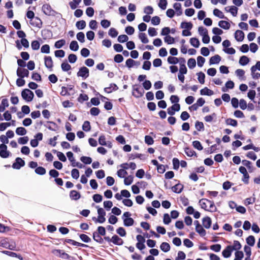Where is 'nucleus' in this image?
Returning <instances> with one entry per match:
<instances>
[{"mask_svg": "<svg viewBox=\"0 0 260 260\" xmlns=\"http://www.w3.org/2000/svg\"><path fill=\"white\" fill-rule=\"evenodd\" d=\"M21 96L26 103L31 102L34 99L35 94L32 90L28 88L22 89L21 91Z\"/></svg>", "mask_w": 260, "mask_h": 260, "instance_id": "f257e3e1", "label": "nucleus"}, {"mask_svg": "<svg viewBox=\"0 0 260 260\" xmlns=\"http://www.w3.org/2000/svg\"><path fill=\"white\" fill-rule=\"evenodd\" d=\"M131 213L128 211L125 212L123 214L122 219L123 221V225L125 226L129 227L132 226L134 224L135 221L133 218L131 217Z\"/></svg>", "mask_w": 260, "mask_h": 260, "instance_id": "f03ea898", "label": "nucleus"}, {"mask_svg": "<svg viewBox=\"0 0 260 260\" xmlns=\"http://www.w3.org/2000/svg\"><path fill=\"white\" fill-rule=\"evenodd\" d=\"M77 76L78 77H81L82 80L86 79L89 76V69L84 66L80 67L77 73Z\"/></svg>", "mask_w": 260, "mask_h": 260, "instance_id": "7ed1b4c3", "label": "nucleus"}, {"mask_svg": "<svg viewBox=\"0 0 260 260\" xmlns=\"http://www.w3.org/2000/svg\"><path fill=\"white\" fill-rule=\"evenodd\" d=\"M140 87V85L137 84L132 86V95L137 99L143 96L144 93V91L143 89L141 90Z\"/></svg>", "mask_w": 260, "mask_h": 260, "instance_id": "20e7f679", "label": "nucleus"}, {"mask_svg": "<svg viewBox=\"0 0 260 260\" xmlns=\"http://www.w3.org/2000/svg\"><path fill=\"white\" fill-rule=\"evenodd\" d=\"M15 46L18 50H21L23 47L24 49H27L29 47V43L27 39L17 40L15 41Z\"/></svg>", "mask_w": 260, "mask_h": 260, "instance_id": "39448f33", "label": "nucleus"}, {"mask_svg": "<svg viewBox=\"0 0 260 260\" xmlns=\"http://www.w3.org/2000/svg\"><path fill=\"white\" fill-rule=\"evenodd\" d=\"M25 165V161L21 157H17L15 158L14 162L12 165V167L16 170H19Z\"/></svg>", "mask_w": 260, "mask_h": 260, "instance_id": "423d86ee", "label": "nucleus"}, {"mask_svg": "<svg viewBox=\"0 0 260 260\" xmlns=\"http://www.w3.org/2000/svg\"><path fill=\"white\" fill-rule=\"evenodd\" d=\"M11 152L7 150V146L4 144L0 145V156L3 158H6L11 155Z\"/></svg>", "mask_w": 260, "mask_h": 260, "instance_id": "0eeeda50", "label": "nucleus"}, {"mask_svg": "<svg viewBox=\"0 0 260 260\" xmlns=\"http://www.w3.org/2000/svg\"><path fill=\"white\" fill-rule=\"evenodd\" d=\"M231 24L235 25V24L229 19L226 20H220L218 23V25L224 30H229L231 27Z\"/></svg>", "mask_w": 260, "mask_h": 260, "instance_id": "6e6552de", "label": "nucleus"}, {"mask_svg": "<svg viewBox=\"0 0 260 260\" xmlns=\"http://www.w3.org/2000/svg\"><path fill=\"white\" fill-rule=\"evenodd\" d=\"M44 64L45 67L48 69L50 72L52 71L53 67V61L51 56H45L44 58Z\"/></svg>", "mask_w": 260, "mask_h": 260, "instance_id": "1a4fd4ad", "label": "nucleus"}, {"mask_svg": "<svg viewBox=\"0 0 260 260\" xmlns=\"http://www.w3.org/2000/svg\"><path fill=\"white\" fill-rule=\"evenodd\" d=\"M234 36L237 42H241L245 38V34L242 30L237 29L235 31Z\"/></svg>", "mask_w": 260, "mask_h": 260, "instance_id": "9d476101", "label": "nucleus"}, {"mask_svg": "<svg viewBox=\"0 0 260 260\" xmlns=\"http://www.w3.org/2000/svg\"><path fill=\"white\" fill-rule=\"evenodd\" d=\"M140 65V62L138 60H135L132 58H128L125 61V67L128 69L133 68L134 66L138 67Z\"/></svg>", "mask_w": 260, "mask_h": 260, "instance_id": "9b49d317", "label": "nucleus"}, {"mask_svg": "<svg viewBox=\"0 0 260 260\" xmlns=\"http://www.w3.org/2000/svg\"><path fill=\"white\" fill-rule=\"evenodd\" d=\"M29 70L25 68H23L22 69L18 68L16 71V75L18 77H28L29 76Z\"/></svg>", "mask_w": 260, "mask_h": 260, "instance_id": "f8f14e48", "label": "nucleus"}, {"mask_svg": "<svg viewBox=\"0 0 260 260\" xmlns=\"http://www.w3.org/2000/svg\"><path fill=\"white\" fill-rule=\"evenodd\" d=\"M221 60V57L218 54H215L209 58V64L210 66L212 64H218Z\"/></svg>", "mask_w": 260, "mask_h": 260, "instance_id": "ddd939ff", "label": "nucleus"}, {"mask_svg": "<svg viewBox=\"0 0 260 260\" xmlns=\"http://www.w3.org/2000/svg\"><path fill=\"white\" fill-rule=\"evenodd\" d=\"M173 7L174 9L175 15L177 16H180L183 14V10L181 3H175L173 5Z\"/></svg>", "mask_w": 260, "mask_h": 260, "instance_id": "4468645a", "label": "nucleus"}, {"mask_svg": "<svg viewBox=\"0 0 260 260\" xmlns=\"http://www.w3.org/2000/svg\"><path fill=\"white\" fill-rule=\"evenodd\" d=\"M41 35L44 40L50 39L52 38V32L50 29H43L41 30Z\"/></svg>", "mask_w": 260, "mask_h": 260, "instance_id": "2eb2a0df", "label": "nucleus"}, {"mask_svg": "<svg viewBox=\"0 0 260 260\" xmlns=\"http://www.w3.org/2000/svg\"><path fill=\"white\" fill-rule=\"evenodd\" d=\"M42 40L40 38L38 40H32L31 42V47L32 50L36 51L40 49L41 44L42 43Z\"/></svg>", "mask_w": 260, "mask_h": 260, "instance_id": "dca6fc26", "label": "nucleus"}, {"mask_svg": "<svg viewBox=\"0 0 260 260\" xmlns=\"http://www.w3.org/2000/svg\"><path fill=\"white\" fill-rule=\"evenodd\" d=\"M44 126L46 128H48V130H56V129H58L57 124L53 121H47L45 123L44 122Z\"/></svg>", "mask_w": 260, "mask_h": 260, "instance_id": "f3484780", "label": "nucleus"}, {"mask_svg": "<svg viewBox=\"0 0 260 260\" xmlns=\"http://www.w3.org/2000/svg\"><path fill=\"white\" fill-rule=\"evenodd\" d=\"M251 61L250 58L246 55H242L240 57L239 63L241 66H245L247 65Z\"/></svg>", "mask_w": 260, "mask_h": 260, "instance_id": "a211bd4d", "label": "nucleus"}, {"mask_svg": "<svg viewBox=\"0 0 260 260\" xmlns=\"http://www.w3.org/2000/svg\"><path fill=\"white\" fill-rule=\"evenodd\" d=\"M183 188V185L181 184L179 181L178 183L171 187L172 191L176 193H180L182 191Z\"/></svg>", "mask_w": 260, "mask_h": 260, "instance_id": "6ab92c4d", "label": "nucleus"}, {"mask_svg": "<svg viewBox=\"0 0 260 260\" xmlns=\"http://www.w3.org/2000/svg\"><path fill=\"white\" fill-rule=\"evenodd\" d=\"M193 26V23L191 21L184 20L181 22L180 28L183 29H191Z\"/></svg>", "mask_w": 260, "mask_h": 260, "instance_id": "aec40b11", "label": "nucleus"}, {"mask_svg": "<svg viewBox=\"0 0 260 260\" xmlns=\"http://www.w3.org/2000/svg\"><path fill=\"white\" fill-rule=\"evenodd\" d=\"M61 68L62 71L64 72H69L72 69L71 65L68 63L67 59H64L61 63ZM68 74H70L71 72L68 73Z\"/></svg>", "mask_w": 260, "mask_h": 260, "instance_id": "412c9836", "label": "nucleus"}, {"mask_svg": "<svg viewBox=\"0 0 260 260\" xmlns=\"http://www.w3.org/2000/svg\"><path fill=\"white\" fill-rule=\"evenodd\" d=\"M202 224L203 227L205 229H209L212 224V220L209 216H206L202 219Z\"/></svg>", "mask_w": 260, "mask_h": 260, "instance_id": "4be33fe9", "label": "nucleus"}, {"mask_svg": "<svg viewBox=\"0 0 260 260\" xmlns=\"http://www.w3.org/2000/svg\"><path fill=\"white\" fill-rule=\"evenodd\" d=\"M213 14L215 17H218L219 19L228 20V17L224 16L223 12L217 8L214 9L213 11Z\"/></svg>", "mask_w": 260, "mask_h": 260, "instance_id": "5701e85b", "label": "nucleus"}, {"mask_svg": "<svg viewBox=\"0 0 260 260\" xmlns=\"http://www.w3.org/2000/svg\"><path fill=\"white\" fill-rule=\"evenodd\" d=\"M181 108L179 107L175 106V105H172L167 109V113L170 116H173L175 114L176 112L180 111Z\"/></svg>", "mask_w": 260, "mask_h": 260, "instance_id": "b1692460", "label": "nucleus"}, {"mask_svg": "<svg viewBox=\"0 0 260 260\" xmlns=\"http://www.w3.org/2000/svg\"><path fill=\"white\" fill-rule=\"evenodd\" d=\"M171 103L173 104L172 105H175V106L179 107L181 108L180 105L179 103L180 98L177 95H171L170 98Z\"/></svg>", "mask_w": 260, "mask_h": 260, "instance_id": "393cba45", "label": "nucleus"}, {"mask_svg": "<svg viewBox=\"0 0 260 260\" xmlns=\"http://www.w3.org/2000/svg\"><path fill=\"white\" fill-rule=\"evenodd\" d=\"M200 94L202 95L211 96L214 94V91L208 88L207 87L201 89L200 91Z\"/></svg>", "mask_w": 260, "mask_h": 260, "instance_id": "a878e982", "label": "nucleus"}, {"mask_svg": "<svg viewBox=\"0 0 260 260\" xmlns=\"http://www.w3.org/2000/svg\"><path fill=\"white\" fill-rule=\"evenodd\" d=\"M69 196L72 200L77 201L81 198V194L79 192L75 190H71Z\"/></svg>", "mask_w": 260, "mask_h": 260, "instance_id": "bb28decb", "label": "nucleus"}, {"mask_svg": "<svg viewBox=\"0 0 260 260\" xmlns=\"http://www.w3.org/2000/svg\"><path fill=\"white\" fill-rule=\"evenodd\" d=\"M112 243L116 245L121 246L124 243L123 240L117 235H114L112 237Z\"/></svg>", "mask_w": 260, "mask_h": 260, "instance_id": "cd10ccee", "label": "nucleus"}, {"mask_svg": "<svg viewBox=\"0 0 260 260\" xmlns=\"http://www.w3.org/2000/svg\"><path fill=\"white\" fill-rule=\"evenodd\" d=\"M189 43L192 47L196 48H199L201 45L199 39L196 37L190 38Z\"/></svg>", "mask_w": 260, "mask_h": 260, "instance_id": "c85d7f7f", "label": "nucleus"}, {"mask_svg": "<svg viewBox=\"0 0 260 260\" xmlns=\"http://www.w3.org/2000/svg\"><path fill=\"white\" fill-rule=\"evenodd\" d=\"M136 158L144 160L146 159V157L145 154L137 153L135 154H130L128 155L129 159H134Z\"/></svg>", "mask_w": 260, "mask_h": 260, "instance_id": "c756f323", "label": "nucleus"}, {"mask_svg": "<svg viewBox=\"0 0 260 260\" xmlns=\"http://www.w3.org/2000/svg\"><path fill=\"white\" fill-rule=\"evenodd\" d=\"M245 72L244 70L239 69H237L235 71V74L239 78V79L242 81H244L246 79L245 76Z\"/></svg>", "mask_w": 260, "mask_h": 260, "instance_id": "7c9ffc66", "label": "nucleus"}, {"mask_svg": "<svg viewBox=\"0 0 260 260\" xmlns=\"http://www.w3.org/2000/svg\"><path fill=\"white\" fill-rule=\"evenodd\" d=\"M9 106L8 99L7 98L2 99L0 104V112H4Z\"/></svg>", "mask_w": 260, "mask_h": 260, "instance_id": "2f4dec72", "label": "nucleus"}, {"mask_svg": "<svg viewBox=\"0 0 260 260\" xmlns=\"http://www.w3.org/2000/svg\"><path fill=\"white\" fill-rule=\"evenodd\" d=\"M230 246L228 245L222 251V255L224 258H229L231 256L233 249Z\"/></svg>", "mask_w": 260, "mask_h": 260, "instance_id": "473e14b6", "label": "nucleus"}, {"mask_svg": "<svg viewBox=\"0 0 260 260\" xmlns=\"http://www.w3.org/2000/svg\"><path fill=\"white\" fill-rule=\"evenodd\" d=\"M69 48L72 51H77L79 48V46L77 41L76 40L72 41L70 44Z\"/></svg>", "mask_w": 260, "mask_h": 260, "instance_id": "72a5a7b5", "label": "nucleus"}, {"mask_svg": "<svg viewBox=\"0 0 260 260\" xmlns=\"http://www.w3.org/2000/svg\"><path fill=\"white\" fill-rule=\"evenodd\" d=\"M31 78L37 82H41L42 81V78L41 74L37 72H32L31 73Z\"/></svg>", "mask_w": 260, "mask_h": 260, "instance_id": "f704fd0d", "label": "nucleus"}, {"mask_svg": "<svg viewBox=\"0 0 260 260\" xmlns=\"http://www.w3.org/2000/svg\"><path fill=\"white\" fill-rule=\"evenodd\" d=\"M93 239L99 244H102L104 242V239L102 237V236L96 233V232H94L92 233Z\"/></svg>", "mask_w": 260, "mask_h": 260, "instance_id": "c9c22d12", "label": "nucleus"}, {"mask_svg": "<svg viewBox=\"0 0 260 260\" xmlns=\"http://www.w3.org/2000/svg\"><path fill=\"white\" fill-rule=\"evenodd\" d=\"M242 164L247 168L249 172H252L255 169L252 166V162L249 160L244 159L242 161Z\"/></svg>", "mask_w": 260, "mask_h": 260, "instance_id": "e433bc0d", "label": "nucleus"}, {"mask_svg": "<svg viewBox=\"0 0 260 260\" xmlns=\"http://www.w3.org/2000/svg\"><path fill=\"white\" fill-rule=\"evenodd\" d=\"M75 25L78 30H83L85 28L86 23L84 20H80L76 22Z\"/></svg>", "mask_w": 260, "mask_h": 260, "instance_id": "4c0bfd02", "label": "nucleus"}, {"mask_svg": "<svg viewBox=\"0 0 260 260\" xmlns=\"http://www.w3.org/2000/svg\"><path fill=\"white\" fill-rule=\"evenodd\" d=\"M138 38L141 40L143 44H147L149 42V39L145 32H139Z\"/></svg>", "mask_w": 260, "mask_h": 260, "instance_id": "58836bf2", "label": "nucleus"}, {"mask_svg": "<svg viewBox=\"0 0 260 260\" xmlns=\"http://www.w3.org/2000/svg\"><path fill=\"white\" fill-rule=\"evenodd\" d=\"M196 75L198 76L199 82L201 84H204L206 77L205 74L202 71H200L197 73Z\"/></svg>", "mask_w": 260, "mask_h": 260, "instance_id": "ea45409f", "label": "nucleus"}, {"mask_svg": "<svg viewBox=\"0 0 260 260\" xmlns=\"http://www.w3.org/2000/svg\"><path fill=\"white\" fill-rule=\"evenodd\" d=\"M66 41L65 39H61L55 42L54 47L56 49H60L66 45Z\"/></svg>", "mask_w": 260, "mask_h": 260, "instance_id": "a19ab883", "label": "nucleus"}, {"mask_svg": "<svg viewBox=\"0 0 260 260\" xmlns=\"http://www.w3.org/2000/svg\"><path fill=\"white\" fill-rule=\"evenodd\" d=\"M54 252L58 253V256L62 259L68 260L69 257V255L62 250L56 249L54 250Z\"/></svg>", "mask_w": 260, "mask_h": 260, "instance_id": "79ce46f5", "label": "nucleus"}, {"mask_svg": "<svg viewBox=\"0 0 260 260\" xmlns=\"http://www.w3.org/2000/svg\"><path fill=\"white\" fill-rule=\"evenodd\" d=\"M82 0H73L69 3V5L72 10H75L79 7Z\"/></svg>", "mask_w": 260, "mask_h": 260, "instance_id": "37998d69", "label": "nucleus"}, {"mask_svg": "<svg viewBox=\"0 0 260 260\" xmlns=\"http://www.w3.org/2000/svg\"><path fill=\"white\" fill-rule=\"evenodd\" d=\"M34 18L36 20H37L39 21V23H35L34 22H33L31 20H29V24L33 26H35V27H38L39 28H41L42 27V25H43V22H42V20L38 16H35Z\"/></svg>", "mask_w": 260, "mask_h": 260, "instance_id": "c03bdc74", "label": "nucleus"}, {"mask_svg": "<svg viewBox=\"0 0 260 260\" xmlns=\"http://www.w3.org/2000/svg\"><path fill=\"white\" fill-rule=\"evenodd\" d=\"M225 123L228 125L236 127L238 125V121L231 118H228L225 119Z\"/></svg>", "mask_w": 260, "mask_h": 260, "instance_id": "a18cd8bd", "label": "nucleus"}, {"mask_svg": "<svg viewBox=\"0 0 260 260\" xmlns=\"http://www.w3.org/2000/svg\"><path fill=\"white\" fill-rule=\"evenodd\" d=\"M256 95V92L254 89H249L247 93V97L254 103H256L254 100Z\"/></svg>", "mask_w": 260, "mask_h": 260, "instance_id": "49530a36", "label": "nucleus"}, {"mask_svg": "<svg viewBox=\"0 0 260 260\" xmlns=\"http://www.w3.org/2000/svg\"><path fill=\"white\" fill-rule=\"evenodd\" d=\"M160 248L163 252H167L170 250L171 247L168 243L164 242L160 244Z\"/></svg>", "mask_w": 260, "mask_h": 260, "instance_id": "de8ad7c7", "label": "nucleus"}, {"mask_svg": "<svg viewBox=\"0 0 260 260\" xmlns=\"http://www.w3.org/2000/svg\"><path fill=\"white\" fill-rule=\"evenodd\" d=\"M196 61L194 58H190L187 60V66L190 70L193 69L196 67Z\"/></svg>", "mask_w": 260, "mask_h": 260, "instance_id": "09e8293b", "label": "nucleus"}, {"mask_svg": "<svg viewBox=\"0 0 260 260\" xmlns=\"http://www.w3.org/2000/svg\"><path fill=\"white\" fill-rule=\"evenodd\" d=\"M195 230L202 237H204L206 235V231L201 224L198 227H196Z\"/></svg>", "mask_w": 260, "mask_h": 260, "instance_id": "8fccbe9b", "label": "nucleus"}, {"mask_svg": "<svg viewBox=\"0 0 260 260\" xmlns=\"http://www.w3.org/2000/svg\"><path fill=\"white\" fill-rule=\"evenodd\" d=\"M178 57L175 56H169L167 58V62L169 64L175 66L178 63Z\"/></svg>", "mask_w": 260, "mask_h": 260, "instance_id": "3c124183", "label": "nucleus"}, {"mask_svg": "<svg viewBox=\"0 0 260 260\" xmlns=\"http://www.w3.org/2000/svg\"><path fill=\"white\" fill-rule=\"evenodd\" d=\"M11 240L9 238H6L2 239L0 241V246L5 248H8L10 246V243Z\"/></svg>", "mask_w": 260, "mask_h": 260, "instance_id": "603ef678", "label": "nucleus"}, {"mask_svg": "<svg viewBox=\"0 0 260 260\" xmlns=\"http://www.w3.org/2000/svg\"><path fill=\"white\" fill-rule=\"evenodd\" d=\"M231 247V249L233 250L240 251L239 250L241 248L242 245L239 241L237 240L234 241L233 245H230Z\"/></svg>", "mask_w": 260, "mask_h": 260, "instance_id": "864d4df0", "label": "nucleus"}, {"mask_svg": "<svg viewBox=\"0 0 260 260\" xmlns=\"http://www.w3.org/2000/svg\"><path fill=\"white\" fill-rule=\"evenodd\" d=\"M118 35V30L114 27H111L108 31V35L112 38H116Z\"/></svg>", "mask_w": 260, "mask_h": 260, "instance_id": "5fc2aeb1", "label": "nucleus"}, {"mask_svg": "<svg viewBox=\"0 0 260 260\" xmlns=\"http://www.w3.org/2000/svg\"><path fill=\"white\" fill-rule=\"evenodd\" d=\"M128 37L125 34L120 35L117 37V41L119 43H124L128 40Z\"/></svg>", "mask_w": 260, "mask_h": 260, "instance_id": "6e6d98bb", "label": "nucleus"}, {"mask_svg": "<svg viewBox=\"0 0 260 260\" xmlns=\"http://www.w3.org/2000/svg\"><path fill=\"white\" fill-rule=\"evenodd\" d=\"M89 98L87 94L84 93H80L77 98V101L80 103H83L88 100Z\"/></svg>", "mask_w": 260, "mask_h": 260, "instance_id": "4d7b16f0", "label": "nucleus"}, {"mask_svg": "<svg viewBox=\"0 0 260 260\" xmlns=\"http://www.w3.org/2000/svg\"><path fill=\"white\" fill-rule=\"evenodd\" d=\"M185 154L189 157H192L193 156H194L196 157H197V153L195 151L191 149L190 148L186 147L185 148L184 150Z\"/></svg>", "mask_w": 260, "mask_h": 260, "instance_id": "13d9d810", "label": "nucleus"}, {"mask_svg": "<svg viewBox=\"0 0 260 260\" xmlns=\"http://www.w3.org/2000/svg\"><path fill=\"white\" fill-rule=\"evenodd\" d=\"M246 242L249 246H254L255 242V239L254 237L252 235L249 236L248 237L246 238Z\"/></svg>", "mask_w": 260, "mask_h": 260, "instance_id": "bf43d9fd", "label": "nucleus"}, {"mask_svg": "<svg viewBox=\"0 0 260 260\" xmlns=\"http://www.w3.org/2000/svg\"><path fill=\"white\" fill-rule=\"evenodd\" d=\"M150 20L152 25L157 26L160 24L161 19L159 16H154L151 18Z\"/></svg>", "mask_w": 260, "mask_h": 260, "instance_id": "052dcab7", "label": "nucleus"}, {"mask_svg": "<svg viewBox=\"0 0 260 260\" xmlns=\"http://www.w3.org/2000/svg\"><path fill=\"white\" fill-rule=\"evenodd\" d=\"M54 55L56 58H61L64 57L66 52L62 49L56 50L54 51Z\"/></svg>", "mask_w": 260, "mask_h": 260, "instance_id": "680f3d73", "label": "nucleus"}, {"mask_svg": "<svg viewBox=\"0 0 260 260\" xmlns=\"http://www.w3.org/2000/svg\"><path fill=\"white\" fill-rule=\"evenodd\" d=\"M3 115V121L4 120L9 121L12 118V114L9 110H6L4 112Z\"/></svg>", "mask_w": 260, "mask_h": 260, "instance_id": "e2e57ef3", "label": "nucleus"}, {"mask_svg": "<svg viewBox=\"0 0 260 260\" xmlns=\"http://www.w3.org/2000/svg\"><path fill=\"white\" fill-rule=\"evenodd\" d=\"M80 239L82 240V242L87 243L91 242V239L90 237H89L87 235L84 234H78Z\"/></svg>", "mask_w": 260, "mask_h": 260, "instance_id": "0e129e2a", "label": "nucleus"}, {"mask_svg": "<svg viewBox=\"0 0 260 260\" xmlns=\"http://www.w3.org/2000/svg\"><path fill=\"white\" fill-rule=\"evenodd\" d=\"M164 42L168 45L175 43V39L170 35H168L164 38Z\"/></svg>", "mask_w": 260, "mask_h": 260, "instance_id": "69168bd1", "label": "nucleus"}, {"mask_svg": "<svg viewBox=\"0 0 260 260\" xmlns=\"http://www.w3.org/2000/svg\"><path fill=\"white\" fill-rule=\"evenodd\" d=\"M198 31L200 36L202 37L204 35L208 34V29L203 26H200L198 27Z\"/></svg>", "mask_w": 260, "mask_h": 260, "instance_id": "338daca9", "label": "nucleus"}, {"mask_svg": "<svg viewBox=\"0 0 260 260\" xmlns=\"http://www.w3.org/2000/svg\"><path fill=\"white\" fill-rule=\"evenodd\" d=\"M111 24V21L109 20L104 19L101 21V25L104 29H106L110 27Z\"/></svg>", "mask_w": 260, "mask_h": 260, "instance_id": "774afa93", "label": "nucleus"}]
</instances>
